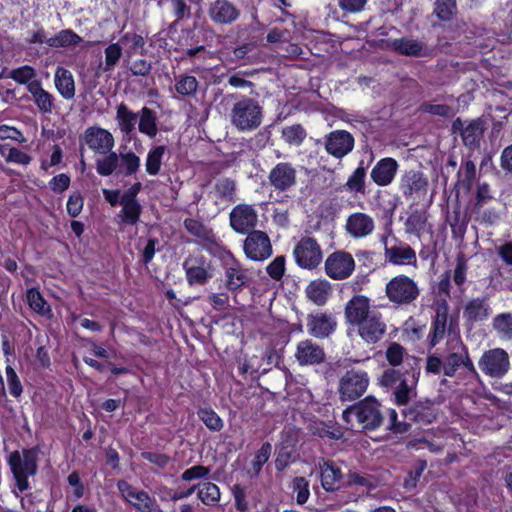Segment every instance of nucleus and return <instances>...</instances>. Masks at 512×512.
<instances>
[{"label": "nucleus", "mask_w": 512, "mask_h": 512, "mask_svg": "<svg viewBox=\"0 0 512 512\" xmlns=\"http://www.w3.org/2000/svg\"><path fill=\"white\" fill-rule=\"evenodd\" d=\"M342 417L348 424L355 418L357 424L366 430L377 429L384 419L380 403L372 396H368L344 410Z\"/></svg>", "instance_id": "f257e3e1"}, {"label": "nucleus", "mask_w": 512, "mask_h": 512, "mask_svg": "<svg viewBox=\"0 0 512 512\" xmlns=\"http://www.w3.org/2000/svg\"><path fill=\"white\" fill-rule=\"evenodd\" d=\"M263 118V110L259 103L249 97H244L234 103L230 119L233 126L239 131H251L257 129Z\"/></svg>", "instance_id": "f03ea898"}, {"label": "nucleus", "mask_w": 512, "mask_h": 512, "mask_svg": "<svg viewBox=\"0 0 512 512\" xmlns=\"http://www.w3.org/2000/svg\"><path fill=\"white\" fill-rule=\"evenodd\" d=\"M9 465L20 492L29 488L28 477L37 472V450L25 449L20 453L14 451L9 456Z\"/></svg>", "instance_id": "7ed1b4c3"}, {"label": "nucleus", "mask_w": 512, "mask_h": 512, "mask_svg": "<svg viewBox=\"0 0 512 512\" xmlns=\"http://www.w3.org/2000/svg\"><path fill=\"white\" fill-rule=\"evenodd\" d=\"M385 293L390 302L397 305H409L420 295L417 283L406 275L393 277L385 288Z\"/></svg>", "instance_id": "20e7f679"}, {"label": "nucleus", "mask_w": 512, "mask_h": 512, "mask_svg": "<svg viewBox=\"0 0 512 512\" xmlns=\"http://www.w3.org/2000/svg\"><path fill=\"white\" fill-rule=\"evenodd\" d=\"M293 256L296 264L307 270L318 267L322 262L323 253L317 240L310 236L302 237L294 247Z\"/></svg>", "instance_id": "39448f33"}, {"label": "nucleus", "mask_w": 512, "mask_h": 512, "mask_svg": "<svg viewBox=\"0 0 512 512\" xmlns=\"http://www.w3.org/2000/svg\"><path fill=\"white\" fill-rule=\"evenodd\" d=\"M447 355L444 357V375L453 377L459 367H465L469 372L475 373L476 370L469 353L462 341L457 338L449 343Z\"/></svg>", "instance_id": "423d86ee"}, {"label": "nucleus", "mask_w": 512, "mask_h": 512, "mask_svg": "<svg viewBox=\"0 0 512 512\" xmlns=\"http://www.w3.org/2000/svg\"><path fill=\"white\" fill-rule=\"evenodd\" d=\"M369 379L365 372L347 371L339 381V394L343 401H352L367 390Z\"/></svg>", "instance_id": "0eeeda50"}, {"label": "nucleus", "mask_w": 512, "mask_h": 512, "mask_svg": "<svg viewBox=\"0 0 512 512\" xmlns=\"http://www.w3.org/2000/svg\"><path fill=\"white\" fill-rule=\"evenodd\" d=\"M486 130V123L481 118L473 119L468 122L456 118L452 123V131L459 133L463 144L471 150L480 147V141Z\"/></svg>", "instance_id": "6e6552de"}, {"label": "nucleus", "mask_w": 512, "mask_h": 512, "mask_svg": "<svg viewBox=\"0 0 512 512\" xmlns=\"http://www.w3.org/2000/svg\"><path fill=\"white\" fill-rule=\"evenodd\" d=\"M478 364L482 372L492 378H501L510 367L508 353L501 348L484 352Z\"/></svg>", "instance_id": "1a4fd4ad"}, {"label": "nucleus", "mask_w": 512, "mask_h": 512, "mask_svg": "<svg viewBox=\"0 0 512 512\" xmlns=\"http://www.w3.org/2000/svg\"><path fill=\"white\" fill-rule=\"evenodd\" d=\"M243 250L252 261H264L272 255V244L267 233L253 230L244 240Z\"/></svg>", "instance_id": "9d476101"}, {"label": "nucleus", "mask_w": 512, "mask_h": 512, "mask_svg": "<svg viewBox=\"0 0 512 512\" xmlns=\"http://www.w3.org/2000/svg\"><path fill=\"white\" fill-rule=\"evenodd\" d=\"M355 270L353 256L346 251H335L325 260V272L334 280H344Z\"/></svg>", "instance_id": "9b49d317"}, {"label": "nucleus", "mask_w": 512, "mask_h": 512, "mask_svg": "<svg viewBox=\"0 0 512 512\" xmlns=\"http://www.w3.org/2000/svg\"><path fill=\"white\" fill-rule=\"evenodd\" d=\"M117 488L123 499L131 505L136 512H153L157 506L156 500L147 492L138 490L125 480L117 482Z\"/></svg>", "instance_id": "f8f14e48"}, {"label": "nucleus", "mask_w": 512, "mask_h": 512, "mask_svg": "<svg viewBox=\"0 0 512 512\" xmlns=\"http://www.w3.org/2000/svg\"><path fill=\"white\" fill-rule=\"evenodd\" d=\"M297 172L295 167L288 162L276 164L268 174V183L278 192H286L295 186Z\"/></svg>", "instance_id": "ddd939ff"}, {"label": "nucleus", "mask_w": 512, "mask_h": 512, "mask_svg": "<svg viewBox=\"0 0 512 512\" xmlns=\"http://www.w3.org/2000/svg\"><path fill=\"white\" fill-rule=\"evenodd\" d=\"M257 222L258 214L251 205L239 204L230 212V225L237 233L245 234L255 230Z\"/></svg>", "instance_id": "4468645a"}, {"label": "nucleus", "mask_w": 512, "mask_h": 512, "mask_svg": "<svg viewBox=\"0 0 512 512\" xmlns=\"http://www.w3.org/2000/svg\"><path fill=\"white\" fill-rule=\"evenodd\" d=\"M294 357L300 366L319 365L326 360L323 347L311 339L298 342Z\"/></svg>", "instance_id": "2eb2a0df"}, {"label": "nucleus", "mask_w": 512, "mask_h": 512, "mask_svg": "<svg viewBox=\"0 0 512 512\" xmlns=\"http://www.w3.org/2000/svg\"><path fill=\"white\" fill-rule=\"evenodd\" d=\"M83 140L89 149L101 154L110 152L115 143L113 135L98 126L88 127L83 134Z\"/></svg>", "instance_id": "dca6fc26"}, {"label": "nucleus", "mask_w": 512, "mask_h": 512, "mask_svg": "<svg viewBox=\"0 0 512 512\" xmlns=\"http://www.w3.org/2000/svg\"><path fill=\"white\" fill-rule=\"evenodd\" d=\"M448 317H449V304L445 299H441L435 304V316L432 321L431 326V338L430 345L435 346L441 340L444 339L447 331H451L452 320L450 321V325L448 327Z\"/></svg>", "instance_id": "f3484780"}, {"label": "nucleus", "mask_w": 512, "mask_h": 512, "mask_svg": "<svg viewBox=\"0 0 512 512\" xmlns=\"http://www.w3.org/2000/svg\"><path fill=\"white\" fill-rule=\"evenodd\" d=\"M353 136L345 130H335L325 137V150L335 158H342L352 151Z\"/></svg>", "instance_id": "a211bd4d"}, {"label": "nucleus", "mask_w": 512, "mask_h": 512, "mask_svg": "<svg viewBox=\"0 0 512 512\" xmlns=\"http://www.w3.org/2000/svg\"><path fill=\"white\" fill-rule=\"evenodd\" d=\"M298 442V431L293 427L285 428L281 433L277 458L275 460L276 469L283 471L292 459L295 452V446Z\"/></svg>", "instance_id": "6ab92c4d"}, {"label": "nucleus", "mask_w": 512, "mask_h": 512, "mask_svg": "<svg viewBox=\"0 0 512 512\" xmlns=\"http://www.w3.org/2000/svg\"><path fill=\"white\" fill-rule=\"evenodd\" d=\"M427 186L428 180L423 173L412 169L405 171L399 180V189L406 198L425 194Z\"/></svg>", "instance_id": "aec40b11"}, {"label": "nucleus", "mask_w": 512, "mask_h": 512, "mask_svg": "<svg viewBox=\"0 0 512 512\" xmlns=\"http://www.w3.org/2000/svg\"><path fill=\"white\" fill-rule=\"evenodd\" d=\"M208 15L216 24L229 25L239 18L240 10L233 2L215 0L209 4Z\"/></svg>", "instance_id": "412c9836"}, {"label": "nucleus", "mask_w": 512, "mask_h": 512, "mask_svg": "<svg viewBox=\"0 0 512 512\" xmlns=\"http://www.w3.org/2000/svg\"><path fill=\"white\" fill-rule=\"evenodd\" d=\"M337 326V322L332 314L326 312H317L307 317V329L310 335L315 338L328 337Z\"/></svg>", "instance_id": "4be33fe9"}, {"label": "nucleus", "mask_w": 512, "mask_h": 512, "mask_svg": "<svg viewBox=\"0 0 512 512\" xmlns=\"http://www.w3.org/2000/svg\"><path fill=\"white\" fill-rule=\"evenodd\" d=\"M491 312L488 297L486 296L471 298L463 306V318L471 324L487 320Z\"/></svg>", "instance_id": "5701e85b"}, {"label": "nucleus", "mask_w": 512, "mask_h": 512, "mask_svg": "<svg viewBox=\"0 0 512 512\" xmlns=\"http://www.w3.org/2000/svg\"><path fill=\"white\" fill-rule=\"evenodd\" d=\"M184 227L191 235L198 238L199 243L206 250L213 252L218 247V240L213 230L198 220L186 219Z\"/></svg>", "instance_id": "b1692460"}, {"label": "nucleus", "mask_w": 512, "mask_h": 512, "mask_svg": "<svg viewBox=\"0 0 512 512\" xmlns=\"http://www.w3.org/2000/svg\"><path fill=\"white\" fill-rule=\"evenodd\" d=\"M374 227L373 218L361 212L351 214L345 225L346 232L353 238H363L372 234Z\"/></svg>", "instance_id": "393cba45"}, {"label": "nucleus", "mask_w": 512, "mask_h": 512, "mask_svg": "<svg viewBox=\"0 0 512 512\" xmlns=\"http://www.w3.org/2000/svg\"><path fill=\"white\" fill-rule=\"evenodd\" d=\"M398 167L399 165L394 158H383L372 168L371 179L378 186H388L394 180Z\"/></svg>", "instance_id": "a878e982"}, {"label": "nucleus", "mask_w": 512, "mask_h": 512, "mask_svg": "<svg viewBox=\"0 0 512 512\" xmlns=\"http://www.w3.org/2000/svg\"><path fill=\"white\" fill-rule=\"evenodd\" d=\"M372 314L370 300L363 295L354 296L345 306V317L350 324L358 325Z\"/></svg>", "instance_id": "bb28decb"}, {"label": "nucleus", "mask_w": 512, "mask_h": 512, "mask_svg": "<svg viewBox=\"0 0 512 512\" xmlns=\"http://www.w3.org/2000/svg\"><path fill=\"white\" fill-rule=\"evenodd\" d=\"M358 325L359 335L367 343L378 342L384 336L386 331V324L377 313H373Z\"/></svg>", "instance_id": "cd10ccee"}, {"label": "nucleus", "mask_w": 512, "mask_h": 512, "mask_svg": "<svg viewBox=\"0 0 512 512\" xmlns=\"http://www.w3.org/2000/svg\"><path fill=\"white\" fill-rule=\"evenodd\" d=\"M391 47L399 54L410 57H426L430 54L426 43L410 37L394 39L391 42Z\"/></svg>", "instance_id": "c85d7f7f"}, {"label": "nucleus", "mask_w": 512, "mask_h": 512, "mask_svg": "<svg viewBox=\"0 0 512 512\" xmlns=\"http://www.w3.org/2000/svg\"><path fill=\"white\" fill-rule=\"evenodd\" d=\"M28 92L38 110L43 114H51L55 108L54 96L45 90L40 81L29 83Z\"/></svg>", "instance_id": "c756f323"}, {"label": "nucleus", "mask_w": 512, "mask_h": 512, "mask_svg": "<svg viewBox=\"0 0 512 512\" xmlns=\"http://www.w3.org/2000/svg\"><path fill=\"white\" fill-rule=\"evenodd\" d=\"M385 258L393 265L416 266L417 263L415 251L407 244L385 247Z\"/></svg>", "instance_id": "7c9ffc66"}, {"label": "nucleus", "mask_w": 512, "mask_h": 512, "mask_svg": "<svg viewBox=\"0 0 512 512\" xmlns=\"http://www.w3.org/2000/svg\"><path fill=\"white\" fill-rule=\"evenodd\" d=\"M186 271V278L190 285H203L211 277L203 258L187 259L183 264Z\"/></svg>", "instance_id": "2f4dec72"}, {"label": "nucleus", "mask_w": 512, "mask_h": 512, "mask_svg": "<svg viewBox=\"0 0 512 512\" xmlns=\"http://www.w3.org/2000/svg\"><path fill=\"white\" fill-rule=\"evenodd\" d=\"M331 292V284L325 279L311 281L305 290L307 298L318 306H323L327 302Z\"/></svg>", "instance_id": "473e14b6"}, {"label": "nucleus", "mask_w": 512, "mask_h": 512, "mask_svg": "<svg viewBox=\"0 0 512 512\" xmlns=\"http://www.w3.org/2000/svg\"><path fill=\"white\" fill-rule=\"evenodd\" d=\"M54 83L58 93L66 100L75 96V81L72 73L63 67H57L54 76Z\"/></svg>", "instance_id": "72a5a7b5"}, {"label": "nucleus", "mask_w": 512, "mask_h": 512, "mask_svg": "<svg viewBox=\"0 0 512 512\" xmlns=\"http://www.w3.org/2000/svg\"><path fill=\"white\" fill-rule=\"evenodd\" d=\"M247 280V272L238 262L233 261L226 265L225 286L228 290L235 291L242 288Z\"/></svg>", "instance_id": "f704fd0d"}, {"label": "nucleus", "mask_w": 512, "mask_h": 512, "mask_svg": "<svg viewBox=\"0 0 512 512\" xmlns=\"http://www.w3.org/2000/svg\"><path fill=\"white\" fill-rule=\"evenodd\" d=\"M120 205L122 209L118 214V218H120L121 223L136 225L142 212V207L138 200L129 197H121Z\"/></svg>", "instance_id": "c9c22d12"}, {"label": "nucleus", "mask_w": 512, "mask_h": 512, "mask_svg": "<svg viewBox=\"0 0 512 512\" xmlns=\"http://www.w3.org/2000/svg\"><path fill=\"white\" fill-rule=\"evenodd\" d=\"M406 417L418 424H430L436 418L435 409L430 402L416 403L406 413Z\"/></svg>", "instance_id": "e433bc0d"}, {"label": "nucleus", "mask_w": 512, "mask_h": 512, "mask_svg": "<svg viewBox=\"0 0 512 512\" xmlns=\"http://www.w3.org/2000/svg\"><path fill=\"white\" fill-rule=\"evenodd\" d=\"M120 131L125 134H131L138 120V114L131 111L125 103H120L116 107L115 117Z\"/></svg>", "instance_id": "4c0bfd02"}, {"label": "nucleus", "mask_w": 512, "mask_h": 512, "mask_svg": "<svg viewBox=\"0 0 512 512\" xmlns=\"http://www.w3.org/2000/svg\"><path fill=\"white\" fill-rule=\"evenodd\" d=\"M417 378L412 374L410 378L398 383L393 389V395L398 405H406L416 396Z\"/></svg>", "instance_id": "58836bf2"}, {"label": "nucleus", "mask_w": 512, "mask_h": 512, "mask_svg": "<svg viewBox=\"0 0 512 512\" xmlns=\"http://www.w3.org/2000/svg\"><path fill=\"white\" fill-rule=\"evenodd\" d=\"M138 129L142 134L154 138L158 133L156 112L148 107H143L140 111Z\"/></svg>", "instance_id": "ea45409f"}, {"label": "nucleus", "mask_w": 512, "mask_h": 512, "mask_svg": "<svg viewBox=\"0 0 512 512\" xmlns=\"http://www.w3.org/2000/svg\"><path fill=\"white\" fill-rule=\"evenodd\" d=\"M321 482L326 491L336 489V483L341 479V471L333 462L325 461L321 466Z\"/></svg>", "instance_id": "a19ab883"}, {"label": "nucleus", "mask_w": 512, "mask_h": 512, "mask_svg": "<svg viewBox=\"0 0 512 512\" xmlns=\"http://www.w3.org/2000/svg\"><path fill=\"white\" fill-rule=\"evenodd\" d=\"M215 196L225 202H234L236 196V182L230 178H220L214 184Z\"/></svg>", "instance_id": "79ce46f5"}, {"label": "nucleus", "mask_w": 512, "mask_h": 512, "mask_svg": "<svg viewBox=\"0 0 512 512\" xmlns=\"http://www.w3.org/2000/svg\"><path fill=\"white\" fill-rule=\"evenodd\" d=\"M493 329L502 340H512V313H500L493 318Z\"/></svg>", "instance_id": "37998d69"}, {"label": "nucleus", "mask_w": 512, "mask_h": 512, "mask_svg": "<svg viewBox=\"0 0 512 512\" xmlns=\"http://www.w3.org/2000/svg\"><path fill=\"white\" fill-rule=\"evenodd\" d=\"M198 87L199 82L194 76L180 75L175 77V91L182 97L196 95Z\"/></svg>", "instance_id": "c03bdc74"}, {"label": "nucleus", "mask_w": 512, "mask_h": 512, "mask_svg": "<svg viewBox=\"0 0 512 512\" xmlns=\"http://www.w3.org/2000/svg\"><path fill=\"white\" fill-rule=\"evenodd\" d=\"M427 213L422 210L412 212L405 222V232L420 236L427 222Z\"/></svg>", "instance_id": "a18cd8bd"}, {"label": "nucleus", "mask_w": 512, "mask_h": 512, "mask_svg": "<svg viewBox=\"0 0 512 512\" xmlns=\"http://www.w3.org/2000/svg\"><path fill=\"white\" fill-rule=\"evenodd\" d=\"M165 150L166 147L161 145L154 147L148 152L145 167L149 175L155 176L160 172Z\"/></svg>", "instance_id": "49530a36"}, {"label": "nucleus", "mask_w": 512, "mask_h": 512, "mask_svg": "<svg viewBox=\"0 0 512 512\" xmlns=\"http://www.w3.org/2000/svg\"><path fill=\"white\" fill-rule=\"evenodd\" d=\"M36 75V70L33 67L29 65H24L9 71L7 77L13 79L15 82L19 84H25L28 88L29 83L37 81L35 79Z\"/></svg>", "instance_id": "de8ad7c7"}, {"label": "nucleus", "mask_w": 512, "mask_h": 512, "mask_svg": "<svg viewBox=\"0 0 512 512\" xmlns=\"http://www.w3.org/2000/svg\"><path fill=\"white\" fill-rule=\"evenodd\" d=\"M119 165V157L115 152H108L103 158L96 160V170L101 176L111 175Z\"/></svg>", "instance_id": "09e8293b"}, {"label": "nucleus", "mask_w": 512, "mask_h": 512, "mask_svg": "<svg viewBox=\"0 0 512 512\" xmlns=\"http://www.w3.org/2000/svg\"><path fill=\"white\" fill-rule=\"evenodd\" d=\"M456 12V0H436L434 3V14L441 21H450Z\"/></svg>", "instance_id": "8fccbe9b"}, {"label": "nucleus", "mask_w": 512, "mask_h": 512, "mask_svg": "<svg viewBox=\"0 0 512 512\" xmlns=\"http://www.w3.org/2000/svg\"><path fill=\"white\" fill-rule=\"evenodd\" d=\"M198 498L205 505L211 506L220 500L219 487L212 482H205L199 486Z\"/></svg>", "instance_id": "3c124183"}, {"label": "nucleus", "mask_w": 512, "mask_h": 512, "mask_svg": "<svg viewBox=\"0 0 512 512\" xmlns=\"http://www.w3.org/2000/svg\"><path fill=\"white\" fill-rule=\"evenodd\" d=\"M123 44L120 40L117 43L108 45L105 50V64L103 70L105 72L112 71L122 57Z\"/></svg>", "instance_id": "603ef678"}, {"label": "nucleus", "mask_w": 512, "mask_h": 512, "mask_svg": "<svg viewBox=\"0 0 512 512\" xmlns=\"http://www.w3.org/2000/svg\"><path fill=\"white\" fill-rule=\"evenodd\" d=\"M81 41V38L71 30H62L57 35L49 37L47 44L51 47H65L75 45Z\"/></svg>", "instance_id": "864d4df0"}, {"label": "nucleus", "mask_w": 512, "mask_h": 512, "mask_svg": "<svg viewBox=\"0 0 512 512\" xmlns=\"http://www.w3.org/2000/svg\"><path fill=\"white\" fill-rule=\"evenodd\" d=\"M27 301L30 308L41 316L48 315L51 311L47 302L36 289H29L27 291Z\"/></svg>", "instance_id": "5fc2aeb1"}, {"label": "nucleus", "mask_w": 512, "mask_h": 512, "mask_svg": "<svg viewBox=\"0 0 512 512\" xmlns=\"http://www.w3.org/2000/svg\"><path fill=\"white\" fill-rule=\"evenodd\" d=\"M197 414L209 430L218 432L223 428V421L212 409L203 408Z\"/></svg>", "instance_id": "6e6d98bb"}, {"label": "nucleus", "mask_w": 512, "mask_h": 512, "mask_svg": "<svg viewBox=\"0 0 512 512\" xmlns=\"http://www.w3.org/2000/svg\"><path fill=\"white\" fill-rule=\"evenodd\" d=\"M282 137L291 145H300L306 137V132L301 125L295 124L285 127L282 130Z\"/></svg>", "instance_id": "4d7b16f0"}, {"label": "nucleus", "mask_w": 512, "mask_h": 512, "mask_svg": "<svg viewBox=\"0 0 512 512\" xmlns=\"http://www.w3.org/2000/svg\"><path fill=\"white\" fill-rule=\"evenodd\" d=\"M121 167L125 175L135 174L140 167V158L133 152L121 154Z\"/></svg>", "instance_id": "13d9d810"}, {"label": "nucleus", "mask_w": 512, "mask_h": 512, "mask_svg": "<svg viewBox=\"0 0 512 512\" xmlns=\"http://www.w3.org/2000/svg\"><path fill=\"white\" fill-rule=\"evenodd\" d=\"M407 378L408 377L402 375L395 369H387L383 372L380 378V384L384 387L395 389V386H398V383L406 380Z\"/></svg>", "instance_id": "bf43d9fd"}, {"label": "nucleus", "mask_w": 512, "mask_h": 512, "mask_svg": "<svg viewBox=\"0 0 512 512\" xmlns=\"http://www.w3.org/2000/svg\"><path fill=\"white\" fill-rule=\"evenodd\" d=\"M366 171L363 167H358L353 174L349 177L346 185L350 190L355 192L364 193V180Z\"/></svg>", "instance_id": "052dcab7"}, {"label": "nucleus", "mask_w": 512, "mask_h": 512, "mask_svg": "<svg viewBox=\"0 0 512 512\" xmlns=\"http://www.w3.org/2000/svg\"><path fill=\"white\" fill-rule=\"evenodd\" d=\"M120 43H122L123 45L130 43V47L126 51L127 56L130 57L139 48H142L144 46L145 41L141 35L135 33H126L120 38Z\"/></svg>", "instance_id": "680f3d73"}, {"label": "nucleus", "mask_w": 512, "mask_h": 512, "mask_svg": "<svg viewBox=\"0 0 512 512\" xmlns=\"http://www.w3.org/2000/svg\"><path fill=\"white\" fill-rule=\"evenodd\" d=\"M421 110L423 112L437 115L441 117H452L454 115V110L448 105L445 104H431V103H423L421 105Z\"/></svg>", "instance_id": "e2e57ef3"}, {"label": "nucleus", "mask_w": 512, "mask_h": 512, "mask_svg": "<svg viewBox=\"0 0 512 512\" xmlns=\"http://www.w3.org/2000/svg\"><path fill=\"white\" fill-rule=\"evenodd\" d=\"M286 259L284 256H277L267 267L268 275L274 280H280L285 273Z\"/></svg>", "instance_id": "0e129e2a"}, {"label": "nucleus", "mask_w": 512, "mask_h": 512, "mask_svg": "<svg viewBox=\"0 0 512 512\" xmlns=\"http://www.w3.org/2000/svg\"><path fill=\"white\" fill-rule=\"evenodd\" d=\"M308 481L304 477H296L293 480V491L297 494L296 500L299 504H304L309 497Z\"/></svg>", "instance_id": "69168bd1"}, {"label": "nucleus", "mask_w": 512, "mask_h": 512, "mask_svg": "<svg viewBox=\"0 0 512 512\" xmlns=\"http://www.w3.org/2000/svg\"><path fill=\"white\" fill-rule=\"evenodd\" d=\"M6 377L11 395L16 398L19 397L22 394L23 388L19 377L10 365L6 367Z\"/></svg>", "instance_id": "338daca9"}, {"label": "nucleus", "mask_w": 512, "mask_h": 512, "mask_svg": "<svg viewBox=\"0 0 512 512\" xmlns=\"http://www.w3.org/2000/svg\"><path fill=\"white\" fill-rule=\"evenodd\" d=\"M210 473V468L205 467L203 465H195L189 469H186L182 475L181 479L183 481H192L196 479L206 478Z\"/></svg>", "instance_id": "774afa93"}]
</instances>
